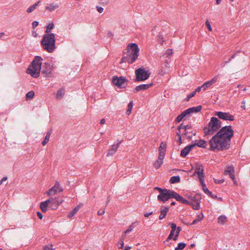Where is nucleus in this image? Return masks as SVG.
Instances as JSON below:
<instances>
[{
  "instance_id": "f257e3e1",
  "label": "nucleus",
  "mask_w": 250,
  "mask_h": 250,
  "mask_svg": "<svg viewBox=\"0 0 250 250\" xmlns=\"http://www.w3.org/2000/svg\"><path fill=\"white\" fill-rule=\"evenodd\" d=\"M234 131L231 125L223 126L209 140L210 149L215 151L228 149Z\"/></svg>"
},
{
  "instance_id": "f03ea898",
  "label": "nucleus",
  "mask_w": 250,
  "mask_h": 250,
  "mask_svg": "<svg viewBox=\"0 0 250 250\" xmlns=\"http://www.w3.org/2000/svg\"><path fill=\"white\" fill-rule=\"evenodd\" d=\"M42 59L40 56H36L32 61L31 64L29 66L27 73L34 78H38L40 76L42 69V73L44 77H51L54 66L48 63H44L42 68Z\"/></svg>"
},
{
  "instance_id": "7ed1b4c3",
  "label": "nucleus",
  "mask_w": 250,
  "mask_h": 250,
  "mask_svg": "<svg viewBox=\"0 0 250 250\" xmlns=\"http://www.w3.org/2000/svg\"><path fill=\"white\" fill-rule=\"evenodd\" d=\"M127 49L128 51L126 56L121 59L120 63L127 62L128 63H132L137 59L139 56V48L136 43L129 44L127 46Z\"/></svg>"
},
{
  "instance_id": "20e7f679",
  "label": "nucleus",
  "mask_w": 250,
  "mask_h": 250,
  "mask_svg": "<svg viewBox=\"0 0 250 250\" xmlns=\"http://www.w3.org/2000/svg\"><path fill=\"white\" fill-rule=\"evenodd\" d=\"M41 43L45 50L53 52L56 49L55 34H45Z\"/></svg>"
},
{
  "instance_id": "39448f33",
  "label": "nucleus",
  "mask_w": 250,
  "mask_h": 250,
  "mask_svg": "<svg viewBox=\"0 0 250 250\" xmlns=\"http://www.w3.org/2000/svg\"><path fill=\"white\" fill-rule=\"evenodd\" d=\"M221 122L216 117H212L208 123V127L204 129L206 135H213L221 127Z\"/></svg>"
},
{
  "instance_id": "423d86ee",
  "label": "nucleus",
  "mask_w": 250,
  "mask_h": 250,
  "mask_svg": "<svg viewBox=\"0 0 250 250\" xmlns=\"http://www.w3.org/2000/svg\"><path fill=\"white\" fill-rule=\"evenodd\" d=\"M167 146V145L166 143L162 142L159 147V156L158 159L154 164V167L157 169L159 168L163 163V160L166 154Z\"/></svg>"
},
{
  "instance_id": "0eeeda50",
  "label": "nucleus",
  "mask_w": 250,
  "mask_h": 250,
  "mask_svg": "<svg viewBox=\"0 0 250 250\" xmlns=\"http://www.w3.org/2000/svg\"><path fill=\"white\" fill-rule=\"evenodd\" d=\"M155 189L158 190L160 192V194L157 196V198L160 201L165 203L169 199L173 198V190L162 189L159 187H156Z\"/></svg>"
},
{
  "instance_id": "6e6552de",
  "label": "nucleus",
  "mask_w": 250,
  "mask_h": 250,
  "mask_svg": "<svg viewBox=\"0 0 250 250\" xmlns=\"http://www.w3.org/2000/svg\"><path fill=\"white\" fill-rule=\"evenodd\" d=\"M201 109L202 106L201 105L189 108L188 109L185 110L184 112H183L180 115H178L176 118L175 121L177 123H179L187 115L192 113H197L199 112L201 110Z\"/></svg>"
},
{
  "instance_id": "1a4fd4ad",
  "label": "nucleus",
  "mask_w": 250,
  "mask_h": 250,
  "mask_svg": "<svg viewBox=\"0 0 250 250\" xmlns=\"http://www.w3.org/2000/svg\"><path fill=\"white\" fill-rule=\"evenodd\" d=\"M135 75L136 81L141 82L147 80L149 77L150 73L144 68H140L135 70Z\"/></svg>"
},
{
  "instance_id": "9d476101",
  "label": "nucleus",
  "mask_w": 250,
  "mask_h": 250,
  "mask_svg": "<svg viewBox=\"0 0 250 250\" xmlns=\"http://www.w3.org/2000/svg\"><path fill=\"white\" fill-rule=\"evenodd\" d=\"M127 81L126 79L123 76L118 77L116 76H114L112 78L113 83L119 88L125 87Z\"/></svg>"
},
{
  "instance_id": "9b49d317",
  "label": "nucleus",
  "mask_w": 250,
  "mask_h": 250,
  "mask_svg": "<svg viewBox=\"0 0 250 250\" xmlns=\"http://www.w3.org/2000/svg\"><path fill=\"white\" fill-rule=\"evenodd\" d=\"M49 203V208L51 209H56L62 204L63 200L62 199H59L58 197L50 198L48 199Z\"/></svg>"
},
{
  "instance_id": "f8f14e48",
  "label": "nucleus",
  "mask_w": 250,
  "mask_h": 250,
  "mask_svg": "<svg viewBox=\"0 0 250 250\" xmlns=\"http://www.w3.org/2000/svg\"><path fill=\"white\" fill-rule=\"evenodd\" d=\"M214 115L219 119L225 121H233L234 120V116L229 112L218 111L216 112Z\"/></svg>"
},
{
  "instance_id": "ddd939ff",
  "label": "nucleus",
  "mask_w": 250,
  "mask_h": 250,
  "mask_svg": "<svg viewBox=\"0 0 250 250\" xmlns=\"http://www.w3.org/2000/svg\"><path fill=\"white\" fill-rule=\"evenodd\" d=\"M224 174L225 175H229L230 178L232 180L234 184L237 185V183L234 175V168L232 166H227Z\"/></svg>"
},
{
  "instance_id": "4468645a",
  "label": "nucleus",
  "mask_w": 250,
  "mask_h": 250,
  "mask_svg": "<svg viewBox=\"0 0 250 250\" xmlns=\"http://www.w3.org/2000/svg\"><path fill=\"white\" fill-rule=\"evenodd\" d=\"M62 189L60 187L59 183L56 182L54 186L47 192V195L48 196L54 195L57 193L62 192Z\"/></svg>"
},
{
  "instance_id": "2eb2a0df",
  "label": "nucleus",
  "mask_w": 250,
  "mask_h": 250,
  "mask_svg": "<svg viewBox=\"0 0 250 250\" xmlns=\"http://www.w3.org/2000/svg\"><path fill=\"white\" fill-rule=\"evenodd\" d=\"M200 198L199 196H194L191 198L190 200V206L194 210H197L200 208Z\"/></svg>"
},
{
  "instance_id": "dca6fc26",
  "label": "nucleus",
  "mask_w": 250,
  "mask_h": 250,
  "mask_svg": "<svg viewBox=\"0 0 250 250\" xmlns=\"http://www.w3.org/2000/svg\"><path fill=\"white\" fill-rule=\"evenodd\" d=\"M218 76H215L212 78L210 81H208L204 83L202 85L203 90L205 91L207 88L210 87L213 84H214L217 81Z\"/></svg>"
},
{
  "instance_id": "f3484780",
  "label": "nucleus",
  "mask_w": 250,
  "mask_h": 250,
  "mask_svg": "<svg viewBox=\"0 0 250 250\" xmlns=\"http://www.w3.org/2000/svg\"><path fill=\"white\" fill-rule=\"evenodd\" d=\"M153 85L152 83H150L148 84H142L139 85L137 86L133 90V92L134 93H137L138 91L142 90H147L150 87H151Z\"/></svg>"
},
{
  "instance_id": "a211bd4d",
  "label": "nucleus",
  "mask_w": 250,
  "mask_h": 250,
  "mask_svg": "<svg viewBox=\"0 0 250 250\" xmlns=\"http://www.w3.org/2000/svg\"><path fill=\"white\" fill-rule=\"evenodd\" d=\"M171 230L170 231V234L168 235V236L167 238L166 241L165 242V243L166 245H168V243L169 240L173 239V238L174 237V235L175 234V232L177 229L176 225L174 223H171Z\"/></svg>"
},
{
  "instance_id": "6ab92c4d",
  "label": "nucleus",
  "mask_w": 250,
  "mask_h": 250,
  "mask_svg": "<svg viewBox=\"0 0 250 250\" xmlns=\"http://www.w3.org/2000/svg\"><path fill=\"white\" fill-rule=\"evenodd\" d=\"M194 174H197L199 177L204 176V167L203 165L197 164L195 167Z\"/></svg>"
},
{
  "instance_id": "aec40b11",
  "label": "nucleus",
  "mask_w": 250,
  "mask_h": 250,
  "mask_svg": "<svg viewBox=\"0 0 250 250\" xmlns=\"http://www.w3.org/2000/svg\"><path fill=\"white\" fill-rule=\"evenodd\" d=\"M194 147V146L192 144L186 146L183 150H181L180 153L181 156L185 157Z\"/></svg>"
},
{
  "instance_id": "412c9836",
  "label": "nucleus",
  "mask_w": 250,
  "mask_h": 250,
  "mask_svg": "<svg viewBox=\"0 0 250 250\" xmlns=\"http://www.w3.org/2000/svg\"><path fill=\"white\" fill-rule=\"evenodd\" d=\"M120 143H121V142H119L117 144H113L111 148L109 149L108 152V153L107 154V156H112V155H113L116 152L117 150L118 149V147L119 146V145L120 144Z\"/></svg>"
},
{
  "instance_id": "4be33fe9",
  "label": "nucleus",
  "mask_w": 250,
  "mask_h": 250,
  "mask_svg": "<svg viewBox=\"0 0 250 250\" xmlns=\"http://www.w3.org/2000/svg\"><path fill=\"white\" fill-rule=\"evenodd\" d=\"M59 5L56 2H53L51 3H50L48 4L45 7V9L49 12H52L56 10V9L58 8Z\"/></svg>"
},
{
  "instance_id": "5701e85b",
  "label": "nucleus",
  "mask_w": 250,
  "mask_h": 250,
  "mask_svg": "<svg viewBox=\"0 0 250 250\" xmlns=\"http://www.w3.org/2000/svg\"><path fill=\"white\" fill-rule=\"evenodd\" d=\"M169 208L168 207H162L161 208V214L160 215L159 218L160 220L164 219L166 216L167 212L168 211Z\"/></svg>"
},
{
  "instance_id": "b1692460",
  "label": "nucleus",
  "mask_w": 250,
  "mask_h": 250,
  "mask_svg": "<svg viewBox=\"0 0 250 250\" xmlns=\"http://www.w3.org/2000/svg\"><path fill=\"white\" fill-rule=\"evenodd\" d=\"M49 203L48 200L41 203L40 208L42 211L43 212H45L47 211V208H49Z\"/></svg>"
},
{
  "instance_id": "393cba45",
  "label": "nucleus",
  "mask_w": 250,
  "mask_h": 250,
  "mask_svg": "<svg viewBox=\"0 0 250 250\" xmlns=\"http://www.w3.org/2000/svg\"><path fill=\"white\" fill-rule=\"evenodd\" d=\"M83 204L82 203H80L78 206H77L73 211L70 212L68 215L69 218L72 217L80 209V208L82 207Z\"/></svg>"
},
{
  "instance_id": "a878e982",
  "label": "nucleus",
  "mask_w": 250,
  "mask_h": 250,
  "mask_svg": "<svg viewBox=\"0 0 250 250\" xmlns=\"http://www.w3.org/2000/svg\"><path fill=\"white\" fill-rule=\"evenodd\" d=\"M196 142H197L192 144V145L194 146V147L198 146L201 147H205L206 146L207 142L205 140H200Z\"/></svg>"
},
{
  "instance_id": "bb28decb",
  "label": "nucleus",
  "mask_w": 250,
  "mask_h": 250,
  "mask_svg": "<svg viewBox=\"0 0 250 250\" xmlns=\"http://www.w3.org/2000/svg\"><path fill=\"white\" fill-rule=\"evenodd\" d=\"M40 2H41V1L39 0L37 2H36V3H35L33 5L29 6L27 9L26 12L28 14L32 13L33 11H34L36 9L37 7L39 5Z\"/></svg>"
},
{
  "instance_id": "cd10ccee",
  "label": "nucleus",
  "mask_w": 250,
  "mask_h": 250,
  "mask_svg": "<svg viewBox=\"0 0 250 250\" xmlns=\"http://www.w3.org/2000/svg\"><path fill=\"white\" fill-rule=\"evenodd\" d=\"M182 128L184 129L185 132L184 133V134L185 135H187L188 134V130H191V127L189 125H184L183 124L180 125L178 127L177 129L179 130V131H180V129Z\"/></svg>"
},
{
  "instance_id": "c85d7f7f",
  "label": "nucleus",
  "mask_w": 250,
  "mask_h": 250,
  "mask_svg": "<svg viewBox=\"0 0 250 250\" xmlns=\"http://www.w3.org/2000/svg\"><path fill=\"white\" fill-rule=\"evenodd\" d=\"M64 89L63 88L59 89L56 94V99L60 100L61 99L64 95Z\"/></svg>"
},
{
  "instance_id": "c756f323",
  "label": "nucleus",
  "mask_w": 250,
  "mask_h": 250,
  "mask_svg": "<svg viewBox=\"0 0 250 250\" xmlns=\"http://www.w3.org/2000/svg\"><path fill=\"white\" fill-rule=\"evenodd\" d=\"M172 198L175 199L177 201H178L181 203H182V202L183 201V200L184 199L182 196L180 195L179 194H178L174 191H173Z\"/></svg>"
},
{
  "instance_id": "7c9ffc66",
  "label": "nucleus",
  "mask_w": 250,
  "mask_h": 250,
  "mask_svg": "<svg viewBox=\"0 0 250 250\" xmlns=\"http://www.w3.org/2000/svg\"><path fill=\"white\" fill-rule=\"evenodd\" d=\"M51 134V131H48L47 133L44 140L42 142V145L43 146H45L48 143V142L49 140Z\"/></svg>"
},
{
  "instance_id": "2f4dec72",
  "label": "nucleus",
  "mask_w": 250,
  "mask_h": 250,
  "mask_svg": "<svg viewBox=\"0 0 250 250\" xmlns=\"http://www.w3.org/2000/svg\"><path fill=\"white\" fill-rule=\"evenodd\" d=\"M180 181V178L179 176H172L169 180V182L171 184H174L179 182Z\"/></svg>"
},
{
  "instance_id": "473e14b6",
  "label": "nucleus",
  "mask_w": 250,
  "mask_h": 250,
  "mask_svg": "<svg viewBox=\"0 0 250 250\" xmlns=\"http://www.w3.org/2000/svg\"><path fill=\"white\" fill-rule=\"evenodd\" d=\"M54 25L53 22L49 23L46 27L45 34H51V30L53 29Z\"/></svg>"
},
{
  "instance_id": "72a5a7b5",
  "label": "nucleus",
  "mask_w": 250,
  "mask_h": 250,
  "mask_svg": "<svg viewBox=\"0 0 250 250\" xmlns=\"http://www.w3.org/2000/svg\"><path fill=\"white\" fill-rule=\"evenodd\" d=\"M227 221V217L225 216L221 215L218 218V222L219 224L224 225Z\"/></svg>"
},
{
  "instance_id": "f704fd0d",
  "label": "nucleus",
  "mask_w": 250,
  "mask_h": 250,
  "mask_svg": "<svg viewBox=\"0 0 250 250\" xmlns=\"http://www.w3.org/2000/svg\"><path fill=\"white\" fill-rule=\"evenodd\" d=\"M181 230V229L180 227H178L175 232L174 236L173 238V239L174 241H176L177 240L178 236L179 235L180 232Z\"/></svg>"
},
{
  "instance_id": "c9c22d12",
  "label": "nucleus",
  "mask_w": 250,
  "mask_h": 250,
  "mask_svg": "<svg viewBox=\"0 0 250 250\" xmlns=\"http://www.w3.org/2000/svg\"><path fill=\"white\" fill-rule=\"evenodd\" d=\"M133 107V102H130L128 104V109L126 112V114L128 115H130L131 113L132 109Z\"/></svg>"
},
{
  "instance_id": "e433bc0d",
  "label": "nucleus",
  "mask_w": 250,
  "mask_h": 250,
  "mask_svg": "<svg viewBox=\"0 0 250 250\" xmlns=\"http://www.w3.org/2000/svg\"><path fill=\"white\" fill-rule=\"evenodd\" d=\"M35 93L33 91L31 90L28 92L26 95V98L27 100L32 99L34 96Z\"/></svg>"
},
{
  "instance_id": "4c0bfd02",
  "label": "nucleus",
  "mask_w": 250,
  "mask_h": 250,
  "mask_svg": "<svg viewBox=\"0 0 250 250\" xmlns=\"http://www.w3.org/2000/svg\"><path fill=\"white\" fill-rule=\"evenodd\" d=\"M186 244L184 243H180L178 244V246L175 248V250H181L185 248Z\"/></svg>"
},
{
  "instance_id": "58836bf2",
  "label": "nucleus",
  "mask_w": 250,
  "mask_h": 250,
  "mask_svg": "<svg viewBox=\"0 0 250 250\" xmlns=\"http://www.w3.org/2000/svg\"><path fill=\"white\" fill-rule=\"evenodd\" d=\"M135 224V223H133L131 225L129 226V228H128V229H127L125 231H124V235H125L129 232H130V231H131L133 229H134V225Z\"/></svg>"
},
{
  "instance_id": "ea45409f",
  "label": "nucleus",
  "mask_w": 250,
  "mask_h": 250,
  "mask_svg": "<svg viewBox=\"0 0 250 250\" xmlns=\"http://www.w3.org/2000/svg\"><path fill=\"white\" fill-rule=\"evenodd\" d=\"M125 235H123L122 239L119 242V244L120 245V246H119V249H122L124 247V239H125Z\"/></svg>"
},
{
  "instance_id": "a19ab883",
  "label": "nucleus",
  "mask_w": 250,
  "mask_h": 250,
  "mask_svg": "<svg viewBox=\"0 0 250 250\" xmlns=\"http://www.w3.org/2000/svg\"><path fill=\"white\" fill-rule=\"evenodd\" d=\"M172 53H173L172 50L170 49H168L166 51V52L164 54V55L166 57H167L171 55L172 54Z\"/></svg>"
},
{
  "instance_id": "79ce46f5",
  "label": "nucleus",
  "mask_w": 250,
  "mask_h": 250,
  "mask_svg": "<svg viewBox=\"0 0 250 250\" xmlns=\"http://www.w3.org/2000/svg\"><path fill=\"white\" fill-rule=\"evenodd\" d=\"M192 135H194V136L195 135V133H193L192 131H190V130H188V134L187 135H186L187 136V137L188 139H191Z\"/></svg>"
},
{
  "instance_id": "37998d69",
  "label": "nucleus",
  "mask_w": 250,
  "mask_h": 250,
  "mask_svg": "<svg viewBox=\"0 0 250 250\" xmlns=\"http://www.w3.org/2000/svg\"><path fill=\"white\" fill-rule=\"evenodd\" d=\"M204 177H205V176L199 177V180H200V182L201 185H202V188L204 187H205V186H206V185L204 182Z\"/></svg>"
},
{
  "instance_id": "c03bdc74",
  "label": "nucleus",
  "mask_w": 250,
  "mask_h": 250,
  "mask_svg": "<svg viewBox=\"0 0 250 250\" xmlns=\"http://www.w3.org/2000/svg\"><path fill=\"white\" fill-rule=\"evenodd\" d=\"M203 190L208 195H211V192L208 189V188L206 187V186L205 187L202 188Z\"/></svg>"
},
{
  "instance_id": "a18cd8bd",
  "label": "nucleus",
  "mask_w": 250,
  "mask_h": 250,
  "mask_svg": "<svg viewBox=\"0 0 250 250\" xmlns=\"http://www.w3.org/2000/svg\"><path fill=\"white\" fill-rule=\"evenodd\" d=\"M177 135L179 137L178 140L179 144L181 145L182 143V141L181 135L180 134V131H178V132H177Z\"/></svg>"
},
{
  "instance_id": "49530a36",
  "label": "nucleus",
  "mask_w": 250,
  "mask_h": 250,
  "mask_svg": "<svg viewBox=\"0 0 250 250\" xmlns=\"http://www.w3.org/2000/svg\"><path fill=\"white\" fill-rule=\"evenodd\" d=\"M43 250H53L52 245H46L43 247Z\"/></svg>"
},
{
  "instance_id": "de8ad7c7",
  "label": "nucleus",
  "mask_w": 250,
  "mask_h": 250,
  "mask_svg": "<svg viewBox=\"0 0 250 250\" xmlns=\"http://www.w3.org/2000/svg\"><path fill=\"white\" fill-rule=\"evenodd\" d=\"M206 25L207 27H208V29L209 31H211L212 28H211L210 23L208 20H207L206 21Z\"/></svg>"
},
{
  "instance_id": "09e8293b",
  "label": "nucleus",
  "mask_w": 250,
  "mask_h": 250,
  "mask_svg": "<svg viewBox=\"0 0 250 250\" xmlns=\"http://www.w3.org/2000/svg\"><path fill=\"white\" fill-rule=\"evenodd\" d=\"M158 42L161 43V44H163V42H164V38L161 35H159L158 36Z\"/></svg>"
},
{
  "instance_id": "8fccbe9b",
  "label": "nucleus",
  "mask_w": 250,
  "mask_h": 250,
  "mask_svg": "<svg viewBox=\"0 0 250 250\" xmlns=\"http://www.w3.org/2000/svg\"><path fill=\"white\" fill-rule=\"evenodd\" d=\"M196 94V93L194 91L193 92H192L190 94H189L188 95V100H189V99H190L191 98L194 97L195 96V95Z\"/></svg>"
},
{
  "instance_id": "3c124183",
  "label": "nucleus",
  "mask_w": 250,
  "mask_h": 250,
  "mask_svg": "<svg viewBox=\"0 0 250 250\" xmlns=\"http://www.w3.org/2000/svg\"><path fill=\"white\" fill-rule=\"evenodd\" d=\"M39 24V22L37 21H34L32 23V28H35Z\"/></svg>"
},
{
  "instance_id": "603ef678",
  "label": "nucleus",
  "mask_w": 250,
  "mask_h": 250,
  "mask_svg": "<svg viewBox=\"0 0 250 250\" xmlns=\"http://www.w3.org/2000/svg\"><path fill=\"white\" fill-rule=\"evenodd\" d=\"M235 57V54L233 55L229 59L228 61H225L223 62L224 63V66L226 65V64H227V63H228L232 59L234 58Z\"/></svg>"
},
{
  "instance_id": "864d4df0",
  "label": "nucleus",
  "mask_w": 250,
  "mask_h": 250,
  "mask_svg": "<svg viewBox=\"0 0 250 250\" xmlns=\"http://www.w3.org/2000/svg\"><path fill=\"white\" fill-rule=\"evenodd\" d=\"M97 11L100 13H102L104 11V8L100 6H97L96 7Z\"/></svg>"
},
{
  "instance_id": "5fc2aeb1",
  "label": "nucleus",
  "mask_w": 250,
  "mask_h": 250,
  "mask_svg": "<svg viewBox=\"0 0 250 250\" xmlns=\"http://www.w3.org/2000/svg\"><path fill=\"white\" fill-rule=\"evenodd\" d=\"M197 216L198 219L199 220H200V221L201 220H202L203 219V218H204V215H203V214L202 213H201L199 214H197Z\"/></svg>"
},
{
  "instance_id": "6e6d98bb",
  "label": "nucleus",
  "mask_w": 250,
  "mask_h": 250,
  "mask_svg": "<svg viewBox=\"0 0 250 250\" xmlns=\"http://www.w3.org/2000/svg\"><path fill=\"white\" fill-rule=\"evenodd\" d=\"M182 203L184 204L190 205V201L187 200H186L185 199H184L183 201L182 202Z\"/></svg>"
},
{
  "instance_id": "4d7b16f0",
  "label": "nucleus",
  "mask_w": 250,
  "mask_h": 250,
  "mask_svg": "<svg viewBox=\"0 0 250 250\" xmlns=\"http://www.w3.org/2000/svg\"><path fill=\"white\" fill-rule=\"evenodd\" d=\"M104 212H105V211L104 209H103V210L101 209L98 211V215H102L104 213Z\"/></svg>"
},
{
  "instance_id": "13d9d810",
  "label": "nucleus",
  "mask_w": 250,
  "mask_h": 250,
  "mask_svg": "<svg viewBox=\"0 0 250 250\" xmlns=\"http://www.w3.org/2000/svg\"><path fill=\"white\" fill-rule=\"evenodd\" d=\"M202 89H203V88L202 87V86H199L194 90V91L196 93V92H200Z\"/></svg>"
},
{
  "instance_id": "bf43d9fd",
  "label": "nucleus",
  "mask_w": 250,
  "mask_h": 250,
  "mask_svg": "<svg viewBox=\"0 0 250 250\" xmlns=\"http://www.w3.org/2000/svg\"><path fill=\"white\" fill-rule=\"evenodd\" d=\"M7 180V177H4L2 178V179L0 181V185H1L4 181H6Z\"/></svg>"
},
{
  "instance_id": "052dcab7",
  "label": "nucleus",
  "mask_w": 250,
  "mask_h": 250,
  "mask_svg": "<svg viewBox=\"0 0 250 250\" xmlns=\"http://www.w3.org/2000/svg\"><path fill=\"white\" fill-rule=\"evenodd\" d=\"M224 181V180H215V182L217 184L222 183Z\"/></svg>"
},
{
  "instance_id": "680f3d73",
  "label": "nucleus",
  "mask_w": 250,
  "mask_h": 250,
  "mask_svg": "<svg viewBox=\"0 0 250 250\" xmlns=\"http://www.w3.org/2000/svg\"><path fill=\"white\" fill-rule=\"evenodd\" d=\"M37 215L40 219H42L43 217L42 214L39 211L37 212Z\"/></svg>"
},
{
  "instance_id": "e2e57ef3",
  "label": "nucleus",
  "mask_w": 250,
  "mask_h": 250,
  "mask_svg": "<svg viewBox=\"0 0 250 250\" xmlns=\"http://www.w3.org/2000/svg\"><path fill=\"white\" fill-rule=\"evenodd\" d=\"M152 214V212H147V213H146L144 214V216H145V217H149L150 215H151Z\"/></svg>"
},
{
  "instance_id": "0e129e2a",
  "label": "nucleus",
  "mask_w": 250,
  "mask_h": 250,
  "mask_svg": "<svg viewBox=\"0 0 250 250\" xmlns=\"http://www.w3.org/2000/svg\"><path fill=\"white\" fill-rule=\"evenodd\" d=\"M200 221V220H199L198 219H196L195 220H194L192 222V223L191 224V225H194V224H196L197 222H199Z\"/></svg>"
},
{
  "instance_id": "69168bd1",
  "label": "nucleus",
  "mask_w": 250,
  "mask_h": 250,
  "mask_svg": "<svg viewBox=\"0 0 250 250\" xmlns=\"http://www.w3.org/2000/svg\"><path fill=\"white\" fill-rule=\"evenodd\" d=\"M105 123V120L104 119H103L101 120L100 124H104Z\"/></svg>"
},
{
  "instance_id": "338daca9",
  "label": "nucleus",
  "mask_w": 250,
  "mask_h": 250,
  "mask_svg": "<svg viewBox=\"0 0 250 250\" xmlns=\"http://www.w3.org/2000/svg\"><path fill=\"white\" fill-rule=\"evenodd\" d=\"M221 1L222 0H216V4L217 5L221 3Z\"/></svg>"
},
{
  "instance_id": "774afa93",
  "label": "nucleus",
  "mask_w": 250,
  "mask_h": 250,
  "mask_svg": "<svg viewBox=\"0 0 250 250\" xmlns=\"http://www.w3.org/2000/svg\"><path fill=\"white\" fill-rule=\"evenodd\" d=\"M131 249V247L127 246L125 247L124 250H129Z\"/></svg>"
}]
</instances>
